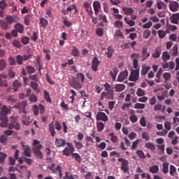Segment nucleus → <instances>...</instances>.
<instances>
[{"mask_svg":"<svg viewBox=\"0 0 179 179\" xmlns=\"http://www.w3.org/2000/svg\"><path fill=\"white\" fill-rule=\"evenodd\" d=\"M10 111V108H9L6 105H3L2 106L1 113H0V120L1 122L0 123V127L2 128H6L8 127V114Z\"/></svg>","mask_w":179,"mask_h":179,"instance_id":"nucleus-1","label":"nucleus"},{"mask_svg":"<svg viewBox=\"0 0 179 179\" xmlns=\"http://www.w3.org/2000/svg\"><path fill=\"white\" fill-rule=\"evenodd\" d=\"M32 152L34 156L36 157V159L41 160L43 159V152L41 149H43V145L40 143V141L37 139H34L32 143Z\"/></svg>","mask_w":179,"mask_h":179,"instance_id":"nucleus-2","label":"nucleus"},{"mask_svg":"<svg viewBox=\"0 0 179 179\" xmlns=\"http://www.w3.org/2000/svg\"><path fill=\"white\" fill-rule=\"evenodd\" d=\"M48 128L49 132L51 134V136L54 137L55 136L56 134L55 129H57V131H61V129H62V126L61 125V123H59V122L56 121L55 122V124L54 122H52L50 124H49Z\"/></svg>","mask_w":179,"mask_h":179,"instance_id":"nucleus-3","label":"nucleus"},{"mask_svg":"<svg viewBox=\"0 0 179 179\" xmlns=\"http://www.w3.org/2000/svg\"><path fill=\"white\" fill-rule=\"evenodd\" d=\"M117 162L121 163L120 169L123 171L124 174L129 173V161H128V159H126L125 158H119L117 159Z\"/></svg>","mask_w":179,"mask_h":179,"instance_id":"nucleus-4","label":"nucleus"},{"mask_svg":"<svg viewBox=\"0 0 179 179\" xmlns=\"http://www.w3.org/2000/svg\"><path fill=\"white\" fill-rule=\"evenodd\" d=\"M38 111L40 112V114H44L45 113V106L43 104L34 105L33 106V113L34 115H38Z\"/></svg>","mask_w":179,"mask_h":179,"instance_id":"nucleus-5","label":"nucleus"},{"mask_svg":"<svg viewBox=\"0 0 179 179\" xmlns=\"http://www.w3.org/2000/svg\"><path fill=\"white\" fill-rule=\"evenodd\" d=\"M67 146L66 147L63 151L62 153L64 155V156H71V154L73 153V152H75V148H73V145H72V143H66Z\"/></svg>","mask_w":179,"mask_h":179,"instance_id":"nucleus-6","label":"nucleus"},{"mask_svg":"<svg viewBox=\"0 0 179 179\" xmlns=\"http://www.w3.org/2000/svg\"><path fill=\"white\" fill-rule=\"evenodd\" d=\"M138 80H139V69H137L136 70H133L131 72V74L129 76V80H130V82H136Z\"/></svg>","mask_w":179,"mask_h":179,"instance_id":"nucleus-7","label":"nucleus"},{"mask_svg":"<svg viewBox=\"0 0 179 179\" xmlns=\"http://www.w3.org/2000/svg\"><path fill=\"white\" fill-rule=\"evenodd\" d=\"M96 121H103V122H107L108 121V116L103 112H98L96 115Z\"/></svg>","mask_w":179,"mask_h":179,"instance_id":"nucleus-8","label":"nucleus"},{"mask_svg":"<svg viewBox=\"0 0 179 179\" xmlns=\"http://www.w3.org/2000/svg\"><path fill=\"white\" fill-rule=\"evenodd\" d=\"M99 65H100V61L97 57H94L92 61V66L91 68L94 71V72H97L99 69Z\"/></svg>","mask_w":179,"mask_h":179,"instance_id":"nucleus-9","label":"nucleus"},{"mask_svg":"<svg viewBox=\"0 0 179 179\" xmlns=\"http://www.w3.org/2000/svg\"><path fill=\"white\" fill-rule=\"evenodd\" d=\"M22 150H24V156L27 157H31V150L30 149V146L29 145H24L23 143H21Z\"/></svg>","mask_w":179,"mask_h":179,"instance_id":"nucleus-10","label":"nucleus"},{"mask_svg":"<svg viewBox=\"0 0 179 179\" xmlns=\"http://www.w3.org/2000/svg\"><path fill=\"white\" fill-rule=\"evenodd\" d=\"M55 145L57 146V148H64V146L66 145V140L61 138H56Z\"/></svg>","mask_w":179,"mask_h":179,"instance_id":"nucleus-11","label":"nucleus"},{"mask_svg":"<svg viewBox=\"0 0 179 179\" xmlns=\"http://www.w3.org/2000/svg\"><path fill=\"white\" fill-rule=\"evenodd\" d=\"M128 78V71L125 70L124 71H122L120 73L117 81V82H123V80H125Z\"/></svg>","mask_w":179,"mask_h":179,"instance_id":"nucleus-12","label":"nucleus"},{"mask_svg":"<svg viewBox=\"0 0 179 179\" xmlns=\"http://www.w3.org/2000/svg\"><path fill=\"white\" fill-rule=\"evenodd\" d=\"M169 9L171 12H177L179 9V4L177 1H172L169 4Z\"/></svg>","mask_w":179,"mask_h":179,"instance_id":"nucleus-13","label":"nucleus"},{"mask_svg":"<svg viewBox=\"0 0 179 179\" xmlns=\"http://www.w3.org/2000/svg\"><path fill=\"white\" fill-rule=\"evenodd\" d=\"M83 8H85L86 12L88 13L89 16H92L93 10H92V6L87 1L84 3Z\"/></svg>","mask_w":179,"mask_h":179,"instance_id":"nucleus-14","label":"nucleus"},{"mask_svg":"<svg viewBox=\"0 0 179 179\" xmlns=\"http://www.w3.org/2000/svg\"><path fill=\"white\" fill-rule=\"evenodd\" d=\"M33 122V119L30 118L29 116L24 115L22 117V122L23 125H30Z\"/></svg>","mask_w":179,"mask_h":179,"instance_id":"nucleus-15","label":"nucleus"},{"mask_svg":"<svg viewBox=\"0 0 179 179\" xmlns=\"http://www.w3.org/2000/svg\"><path fill=\"white\" fill-rule=\"evenodd\" d=\"M150 57V53L148 52V49L143 48L142 49V56L141 61L143 62L148 59Z\"/></svg>","mask_w":179,"mask_h":179,"instance_id":"nucleus-16","label":"nucleus"},{"mask_svg":"<svg viewBox=\"0 0 179 179\" xmlns=\"http://www.w3.org/2000/svg\"><path fill=\"white\" fill-rule=\"evenodd\" d=\"M113 55L114 48H113L112 46H108L105 52V55H106L107 58H111V57H113Z\"/></svg>","mask_w":179,"mask_h":179,"instance_id":"nucleus-17","label":"nucleus"},{"mask_svg":"<svg viewBox=\"0 0 179 179\" xmlns=\"http://www.w3.org/2000/svg\"><path fill=\"white\" fill-rule=\"evenodd\" d=\"M170 54L173 57H177L178 55V45L176 44L173 46L172 49L170 50Z\"/></svg>","mask_w":179,"mask_h":179,"instance_id":"nucleus-18","label":"nucleus"},{"mask_svg":"<svg viewBox=\"0 0 179 179\" xmlns=\"http://www.w3.org/2000/svg\"><path fill=\"white\" fill-rule=\"evenodd\" d=\"M93 8L95 13H98V12L101 9V5L100 2L95 1L93 2Z\"/></svg>","mask_w":179,"mask_h":179,"instance_id":"nucleus-19","label":"nucleus"},{"mask_svg":"<svg viewBox=\"0 0 179 179\" xmlns=\"http://www.w3.org/2000/svg\"><path fill=\"white\" fill-rule=\"evenodd\" d=\"M125 90V85L124 84H115V92H123Z\"/></svg>","mask_w":179,"mask_h":179,"instance_id":"nucleus-20","label":"nucleus"},{"mask_svg":"<svg viewBox=\"0 0 179 179\" xmlns=\"http://www.w3.org/2000/svg\"><path fill=\"white\" fill-rule=\"evenodd\" d=\"M26 106H27V102L26 101H22L20 106V111L21 113H23L24 114H26L27 112L26 111Z\"/></svg>","mask_w":179,"mask_h":179,"instance_id":"nucleus-21","label":"nucleus"},{"mask_svg":"<svg viewBox=\"0 0 179 179\" xmlns=\"http://www.w3.org/2000/svg\"><path fill=\"white\" fill-rule=\"evenodd\" d=\"M178 20H179V14L178 13L173 14L171 17V23H173L174 24H178Z\"/></svg>","mask_w":179,"mask_h":179,"instance_id":"nucleus-22","label":"nucleus"},{"mask_svg":"<svg viewBox=\"0 0 179 179\" xmlns=\"http://www.w3.org/2000/svg\"><path fill=\"white\" fill-rule=\"evenodd\" d=\"M162 54V48L158 47L155 49L154 53H152V57L153 58H159Z\"/></svg>","mask_w":179,"mask_h":179,"instance_id":"nucleus-23","label":"nucleus"},{"mask_svg":"<svg viewBox=\"0 0 179 179\" xmlns=\"http://www.w3.org/2000/svg\"><path fill=\"white\" fill-rule=\"evenodd\" d=\"M122 10L124 15H129V16L134 13V9L131 7H123Z\"/></svg>","mask_w":179,"mask_h":179,"instance_id":"nucleus-24","label":"nucleus"},{"mask_svg":"<svg viewBox=\"0 0 179 179\" xmlns=\"http://www.w3.org/2000/svg\"><path fill=\"white\" fill-rule=\"evenodd\" d=\"M13 86L14 87L13 92H17V89H19V87H22V83L17 80H15L13 83Z\"/></svg>","mask_w":179,"mask_h":179,"instance_id":"nucleus-25","label":"nucleus"},{"mask_svg":"<svg viewBox=\"0 0 179 179\" xmlns=\"http://www.w3.org/2000/svg\"><path fill=\"white\" fill-rule=\"evenodd\" d=\"M15 29L18 31V33H23L24 31V26L20 23H17L15 25Z\"/></svg>","mask_w":179,"mask_h":179,"instance_id":"nucleus-26","label":"nucleus"},{"mask_svg":"<svg viewBox=\"0 0 179 179\" xmlns=\"http://www.w3.org/2000/svg\"><path fill=\"white\" fill-rule=\"evenodd\" d=\"M150 173H152V174H157L159 173V166L158 165H154L149 168Z\"/></svg>","mask_w":179,"mask_h":179,"instance_id":"nucleus-27","label":"nucleus"},{"mask_svg":"<svg viewBox=\"0 0 179 179\" xmlns=\"http://www.w3.org/2000/svg\"><path fill=\"white\" fill-rule=\"evenodd\" d=\"M157 8L159 10H162V9H166L167 8V4H166L163 1H158L157 3Z\"/></svg>","mask_w":179,"mask_h":179,"instance_id":"nucleus-28","label":"nucleus"},{"mask_svg":"<svg viewBox=\"0 0 179 179\" xmlns=\"http://www.w3.org/2000/svg\"><path fill=\"white\" fill-rule=\"evenodd\" d=\"M170 59V55L169 54V52L165 51L162 52V61L164 62H167Z\"/></svg>","mask_w":179,"mask_h":179,"instance_id":"nucleus-29","label":"nucleus"},{"mask_svg":"<svg viewBox=\"0 0 179 179\" xmlns=\"http://www.w3.org/2000/svg\"><path fill=\"white\" fill-rule=\"evenodd\" d=\"M160 110L164 111V110H166V108L164 107V106L160 103L154 106V111H160Z\"/></svg>","mask_w":179,"mask_h":179,"instance_id":"nucleus-30","label":"nucleus"},{"mask_svg":"<svg viewBox=\"0 0 179 179\" xmlns=\"http://www.w3.org/2000/svg\"><path fill=\"white\" fill-rule=\"evenodd\" d=\"M44 99L47 101V103H52L51 97H50V93L47 90L44 91Z\"/></svg>","mask_w":179,"mask_h":179,"instance_id":"nucleus-31","label":"nucleus"},{"mask_svg":"<svg viewBox=\"0 0 179 179\" xmlns=\"http://www.w3.org/2000/svg\"><path fill=\"white\" fill-rule=\"evenodd\" d=\"M145 147L147 148V149H150V150H156V147L152 142L146 143Z\"/></svg>","mask_w":179,"mask_h":179,"instance_id":"nucleus-32","label":"nucleus"},{"mask_svg":"<svg viewBox=\"0 0 179 179\" xmlns=\"http://www.w3.org/2000/svg\"><path fill=\"white\" fill-rule=\"evenodd\" d=\"M29 86H30V87H31V89L35 90V92L36 93H38V84L37 83L31 81L29 84Z\"/></svg>","mask_w":179,"mask_h":179,"instance_id":"nucleus-33","label":"nucleus"},{"mask_svg":"<svg viewBox=\"0 0 179 179\" xmlns=\"http://www.w3.org/2000/svg\"><path fill=\"white\" fill-rule=\"evenodd\" d=\"M149 71H150V67L149 66H146V65H143L142 66V70H141V75H146V73H148V72H149Z\"/></svg>","mask_w":179,"mask_h":179,"instance_id":"nucleus-34","label":"nucleus"},{"mask_svg":"<svg viewBox=\"0 0 179 179\" xmlns=\"http://www.w3.org/2000/svg\"><path fill=\"white\" fill-rule=\"evenodd\" d=\"M25 69L29 75H31V73H34L36 72V69L31 66H27Z\"/></svg>","mask_w":179,"mask_h":179,"instance_id":"nucleus-35","label":"nucleus"},{"mask_svg":"<svg viewBox=\"0 0 179 179\" xmlns=\"http://www.w3.org/2000/svg\"><path fill=\"white\" fill-rule=\"evenodd\" d=\"M12 45L13 47H15V48H22V44L20 43V41L17 39H15L12 42Z\"/></svg>","mask_w":179,"mask_h":179,"instance_id":"nucleus-36","label":"nucleus"},{"mask_svg":"<svg viewBox=\"0 0 179 179\" xmlns=\"http://www.w3.org/2000/svg\"><path fill=\"white\" fill-rule=\"evenodd\" d=\"M8 64H6V60L1 59H0V71H3L5 68H6V66Z\"/></svg>","mask_w":179,"mask_h":179,"instance_id":"nucleus-37","label":"nucleus"},{"mask_svg":"<svg viewBox=\"0 0 179 179\" xmlns=\"http://www.w3.org/2000/svg\"><path fill=\"white\" fill-rule=\"evenodd\" d=\"M76 79H78V80H80V82L82 83H83V82H85V74L82 73H78L76 76Z\"/></svg>","mask_w":179,"mask_h":179,"instance_id":"nucleus-38","label":"nucleus"},{"mask_svg":"<svg viewBox=\"0 0 179 179\" xmlns=\"http://www.w3.org/2000/svg\"><path fill=\"white\" fill-rule=\"evenodd\" d=\"M109 136L110 137V141L113 142V143H117V142H118V137H117L114 133H109Z\"/></svg>","mask_w":179,"mask_h":179,"instance_id":"nucleus-39","label":"nucleus"},{"mask_svg":"<svg viewBox=\"0 0 179 179\" xmlns=\"http://www.w3.org/2000/svg\"><path fill=\"white\" fill-rule=\"evenodd\" d=\"M150 34H151V32H150V30L149 29H145L144 30V31L143 32V37L145 40H148V38L149 37H150Z\"/></svg>","mask_w":179,"mask_h":179,"instance_id":"nucleus-40","label":"nucleus"},{"mask_svg":"<svg viewBox=\"0 0 179 179\" xmlns=\"http://www.w3.org/2000/svg\"><path fill=\"white\" fill-rule=\"evenodd\" d=\"M162 172L164 174H167L169 173V164L167 162H164L162 164Z\"/></svg>","mask_w":179,"mask_h":179,"instance_id":"nucleus-41","label":"nucleus"},{"mask_svg":"<svg viewBox=\"0 0 179 179\" xmlns=\"http://www.w3.org/2000/svg\"><path fill=\"white\" fill-rule=\"evenodd\" d=\"M6 157H8L6 153L0 152V164H3V163H5V159H6Z\"/></svg>","mask_w":179,"mask_h":179,"instance_id":"nucleus-42","label":"nucleus"},{"mask_svg":"<svg viewBox=\"0 0 179 179\" xmlns=\"http://www.w3.org/2000/svg\"><path fill=\"white\" fill-rule=\"evenodd\" d=\"M96 128H97L98 132H101V131L104 129V123L101 122H98L96 123Z\"/></svg>","mask_w":179,"mask_h":179,"instance_id":"nucleus-43","label":"nucleus"},{"mask_svg":"<svg viewBox=\"0 0 179 179\" xmlns=\"http://www.w3.org/2000/svg\"><path fill=\"white\" fill-rule=\"evenodd\" d=\"M71 156L73 159H75L76 162H78V163H80L82 162V158L80 157V155L78 153H72Z\"/></svg>","mask_w":179,"mask_h":179,"instance_id":"nucleus-44","label":"nucleus"},{"mask_svg":"<svg viewBox=\"0 0 179 179\" xmlns=\"http://www.w3.org/2000/svg\"><path fill=\"white\" fill-rule=\"evenodd\" d=\"M74 145L78 150H80L82 148H83V144L80 141H76V140L73 141Z\"/></svg>","mask_w":179,"mask_h":179,"instance_id":"nucleus-45","label":"nucleus"},{"mask_svg":"<svg viewBox=\"0 0 179 179\" xmlns=\"http://www.w3.org/2000/svg\"><path fill=\"white\" fill-rule=\"evenodd\" d=\"M142 139H144L145 142H148L150 139V136L147 132L143 131L141 134Z\"/></svg>","mask_w":179,"mask_h":179,"instance_id":"nucleus-46","label":"nucleus"},{"mask_svg":"<svg viewBox=\"0 0 179 179\" xmlns=\"http://www.w3.org/2000/svg\"><path fill=\"white\" fill-rule=\"evenodd\" d=\"M124 21L125 22V23H127V24H128L129 26H135V21L132 20H128V17H125L124 18Z\"/></svg>","mask_w":179,"mask_h":179,"instance_id":"nucleus-47","label":"nucleus"},{"mask_svg":"<svg viewBox=\"0 0 179 179\" xmlns=\"http://www.w3.org/2000/svg\"><path fill=\"white\" fill-rule=\"evenodd\" d=\"M176 173H177V169H176V166H174L173 165H171L169 171L170 176L174 177V174H176Z\"/></svg>","mask_w":179,"mask_h":179,"instance_id":"nucleus-48","label":"nucleus"},{"mask_svg":"<svg viewBox=\"0 0 179 179\" xmlns=\"http://www.w3.org/2000/svg\"><path fill=\"white\" fill-rule=\"evenodd\" d=\"M0 24L3 30H8L9 29V23L6 21H1Z\"/></svg>","mask_w":179,"mask_h":179,"instance_id":"nucleus-49","label":"nucleus"},{"mask_svg":"<svg viewBox=\"0 0 179 179\" xmlns=\"http://www.w3.org/2000/svg\"><path fill=\"white\" fill-rule=\"evenodd\" d=\"M115 27H117V29H120V27H124V22L120 20H117L114 22Z\"/></svg>","mask_w":179,"mask_h":179,"instance_id":"nucleus-50","label":"nucleus"},{"mask_svg":"<svg viewBox=\"0 0 179 179\" xmlns=\"http://www.w3.org/2000/svg\"><path fill=\"white\" fill-rule=\"evenodd\" d=\"M103 87H105V90L106 92H111L112 90H114V88L111 87V85L108 83H105L103 85Z\"/></svg>","mask_w":179,"mask_h":179,"instance_id":"nucleus-51","label":"nucleus"},{"mask_svg":"<svg viewBox=\"0 0 179 179\" xmlns=\"http://www.w3.org/2000/svg\"><path fill=\"white\" fill-rule=\"evenodd\" d=\"M29 41H30V38H29V37H27V36H24L21 39V43L24 45H27V44L29 43Z\"/></svg>","mask_w":179,"mask_h":179,"instance_id":"nucleus-52","label":"nucleus"},{"mask_svg":"<svg viewBox=\"0 0 179 179\" xmlns=\"http://www.w3.org/2000/svg\"><path fill=\"white\" fill-rule=\"evenodd\" d=\"M6 20L7 23H8V24H12V23H13V22H15V18H13V17L10 16V15H8L6 17Z\"/></svg>","mask_w":179,"mask_h":179,"instance_id":"nucleus-53","label":"nucleus"},{"mask_svg":"<svg viewBox=\"0 0 179 179\" xmlns=\"http://www.w3.org/2000/svg\"><path fill=\"white\" fill-rule=\"evenodd\" d=\"M136 155L139 156L140 159H146V156L145 155V153H143V151L138 150L136 151Z\"/></svg>","mask_w":179,"mask_h":179,"instance_id":"nucleus-54","label":"nucleus"},{"mask_svg":"<svg viewBox=\"0 0 179 179\" xmlns=\"http://www.w3.org/2000/svg\"><path fill=\"white\" fill-rule=\"evenodd\" d=\"M16 61L18 65H22L23 64V57L22 55H18L16 56Z\"/></svg>","mask_w":179,"mask_h":179,"instance_id":"nucleus-55","label":"nucleus"},{"mask_svg":"<svg viewBox=\"0 0 179 179\" xmlns=\"http://www.w3.org/2000/svg\"><path fill=\"white\" fill-rule=\"evenodd\" d=\"M136 95L138 97H141L142 96H145V91L143 90H142V88H138V89H137V91H136Z\"/></svg>","mask_w":179,"mask_h":179,"instance_id":"nucleus-56","label":"nucleus"},{"mask_svg":"<svg viewBox=\"0 0 179 179\" xmlns=\"http://www.w3.org/2000/svg\"><path fill=\"white\" fill-rule=\"evenodd\" d=\"M40 23L43 27H47V25L48 24V21L45 20V18H41Z\"/></svg>","mask_w":179,"mask_h":179,"instance_id":"nucleus-57","label":"nucleus"},{"mask_svg":"<svg viewBox=\"0 0 179 179\" xmlns=\"http://www.w3.org/2000/svg\"><path fill=\"white\" fill-rule=\"evenodd\" d=\"M71 55L73 57H78L79 55V49H78L76 47H73L71 52Z\"/></svg>","mask_w":179,"mask_h":179,"instance_id":"nucleus-58","label":"nucleus"},{"mask_svg":"<svg viewBox=\"0 0 179 179\" xmlns=\"http://www.w3.org/2000/svg\"><path fill=\"white\" fill-rule=\"evenodd\" d=\"M152 24H153V23H152V22L148 21L145 24H143L142 25V27H143V29H150V27H152Z\"/></svg>","mask_w":179,"mask_h":179,"instance_id":"nucleus-59","label":"nucleus"},{"mask_svg":"<svg viewBox=\"0 0 179 179\" xmlns=\"http://www.w3.org/2000/svg\"><path fill=\"white\" fill-rule=\"evenodd\" d=\"M8 61L9 65L10 66L16 65V60L13 57H9Z\"/></svg>","mask_w":179,"mask_h":179,"instance_id":"nucleus-60","label":"nucleus"},{"mask_svg":"<svg viewBox=\"0 0 179 179\" xmlns=\"http://www.w3.org/2000/svg\"><path fill=\"white\" fill-rule=\"evenodd\" d=\"M29 101H31V103H36L37 101V96H36V94H32L29 96Z\"/></svg>","mask_w":179,"mask_h":179,"instance_id":"nucleus-61","label":"nucleus"},{"mask_svg":"<svg viewBox=\"0 0 179 179\" xmlns=\"http://www.w3.org/2000/svg\"><path fill=\"white\" fill-rule=\"evenodd\" d=\"M0 142L2 143V145H6V143H8V138H6V136L2 135L0 137Z\"/></svg>","mask_w":179,"mask_h":179,"instance_id":"nucleus-62","label":"nucleus"},{"mask_svg":"<svg viewBox=\"0 0 179 179\" xmlns=\"http://www.w3.org/2000/svg\"><path fill=\"white\" fill-rule=\"evenodd\" d=\"M129 120L133 124H135V122H138V117H136V115H131L129 117Z\"/></svg>","mask_w":179,"mask_h":179,"instance_id":"nucleus-63","label":"nucleus"},{"mask_svg":"<svg viewBox=\"0 0 179 179\" xmlns=\"http://www.w3.org/2000/svg\"><path fill=\"white\" fill-rule=\"evenodd\" d=\"M157 33L159 38H164L166 36V31L163 30H158Z\"/></svg>","mask_w":179,"mask_h":179,"instance_id":"nucleus-64","label":"nucleus"}]
</instances>
